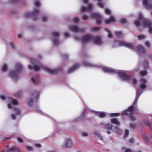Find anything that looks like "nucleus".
Instances as JSON below:
<instances>
[{"mask_svg": "<svg viewBox=\"0 0 152 152\" xmlns=\"http://www.w3.org/2000/svg\"><path fill=\"white\" fill-rule=\"evenodd\" d=\"M64 36L65 37H68L69 36V33H68L67 32H64Z\"/></svg>", "mask_w": 152, "mask_h": 152, "instance_id": "nucleus-47", "label": "nucleus"}, {"mask_svg": "<svg viewBox=\"0 0 152 152\" xmlns=\"http://www.w3.org/2000/svg\"><path fill=\"white\" fill-rule=\"evenodd\" d=\"M146 37V36L145 35H140L137 36V38L139 40H142L145 39Z\"/></svg>", "mask_w": 152, "mask_h": 152, "instance_id": "nucleus-26", "label": "nucleus"}, {"mask_svg": "<svg viewBox=\"0 0 152 152\" xmlns=\"http://www.w3.org/2000/svg\"><path fill=\"white\" fill-rule=\"evenodd\" d=\"M115 131L116 132L118 133H120L122 132L121 130L118 128H116Z\"/></svg>", "mask_w": 152, "mask_h": 152, "instance_id": "nucleus-44", "label": "nucleus"}, {"mask_svg": "<svg viewBox=\"0 0 152 152\" xmlns=\"http://www.w3.org/2000/svg\"><path fill=\"white\" fill-rule=\"evenodd\" d=\"M134 23L137 27H139L142 25L143 27L148 28L149 32L151 33H152L151 20L149 19L144 20L143 15L141 13H140L138 14V19L134 21Z\"/></svg>", "mask_w": 152, "mask_h": 152, "instance_id": "nucleus-6", "label": "nucleus"}, {"mask_svg": "<svg viewBox=\"0 0 152 152\" xmlns=\"http://www.w3.org/2000/svg\"><path fill=\"white\" fill-rule=\"evenodd\" d=\"M105 31L108 33V36L109 38H111L113 37V34L111 31L108 28L105 29Z\"/></svg>", "mask_w": 152, "mask_h": 152, "instance_id": "nucleus-24", "label": "nucleus"}, {"mask_svg": "<svg viewBox=\"0 0 152 152\" xmlns=\"http://www.w3.org/2000/svg\"><path fill=\"white\" fill-rule=\"evenodd\" d=\"M134 139L133 138H130L129 140V142L131 143H133L134 142Z\"/></svg>", "mask_w": 152, "mask_h": 152, "instance_id": "nucleus-50", "label": "nucleus"}, {"mask_svg": "<svg viewBox=\"0 0 152 152\" xmlns=\"http://www.w3.org/2000/svg\"><path fill=\"white\" fill-rule=\"evenodd\" d=\"M115 21V18L113 16H110L109 18L106 19L105 20V23L107 24H109Z\"/></svg>", "mask_w": 152, "mask_h": 152, "instance_id": "nucleus-19", "label": "nucleus"}, {"mask_svg": "<svg viewBox=\"0 0 152 152\" xmlns=\"http://www.w3.org/2000/svg\"><path fill=\"white\" fill-rule=\"evenodd\" d=\"M115 43H117L115 45H113V47L122 46L130 49L140 54L143 53L145 52V48L142 45H139L135 47L134 44L131 43L126 42L123 41H118Z\"/></svg>", "mask_w": 152, "mask_h": 152, "instance_id": "nucleus-5", "label": "nucleus"}, {"mask_svg": "<svg viewBox=\"0 0 152 152\" xmlns=\"http://www.w3.org/2000/svg\"><path fill=\"white\" fill-rule=\"evenodd\" d=\"M1 99L3 100H6L9 102L7 104V107L9 109H14L16 114H12L11 115L12 120H15L16 117L20 115V109L15 107V106L18 104V102L16 99H13L8 95H1L0 96Z\"/></svg>", "mask_w": 152, "mask_h": 152, "instance_id": "nucleus-3", "label": "nucleus"}, {"mask_svg": "<svg viewBox=\"0 0 152 152\" xmlns=\"http://www.w3.org/2000/svg\"><path fill=\"white\" fill-rule=\"evenodd\" d=\"M91 17L92 19L96 20V23L99 25L102 23V17L101 15L97 13H94L91 14Z\"/></svg>", "mask_w": 152, "mask_h": 152, "instance_id": "nucleus-11", "label": "nucleus"}, {"mask_svg": "<svg viewBox=\"0 0 152 152\" xmlns=\"http://www.w3.org/2000/svg\"><path fill=\"white\" fill-rule=\"evenodd\" d=\"M35 146L38 147L39 148H40L41 147V145L40 144H35Z\"/></svg>", "mask_w": 152, "mask_h": 152, "instance_id": "nucleus-53", "label": "nucleus"}, {"mask_svg": "<svg viewBox=\"0 0 152 152\" xmlns=\"http://www.w3.org/2000/svg\"><path fill=\"white\" fill-rule=\"evenodd\" d=\"M9 44L12 48H13L14 46V44L12 42H10V43Z\"/></svg>", "mask_w": 152, "mask_h": 152, "instance_id": "nucleus-52", "label": "nucleus"}, {"mask_svg": "<svg viewBox=\"0 0 152 152\" xmlns=\"http://www.w3.org/2000/svg\"><path fill=\"white\" fill-rule=\"evenodd\" d=\"M147 72L145 71H141L140 72V74L142 76H143L147 74Z\"/></svg>", "mask_w": 152, "mask_h": 152, "instance_id": "nucleus-36", "label": "nucleus"}, {"mask_svg": "<svg viewBox=\"0 0 152 152\" xmlns=\"http://www.w3.org/2000/svg\"><path fill=\"white\" fill-rule=\"evenodd\" d=\"M7 69V65L6 64H4L1 68V71L3 72H5Z\"/></svg>", "mask_w": 152, "mask_h": 152, "instance_id": "nucleus-30", "label": "nucleus"}, {"mask_svg": "<svg viewBox=\"0 0 152 152\" xmlns=\"http://www.w3.org/2000/svg\"><path fill=\"white\" fill-rule=\"evenodd\" d=\"M125 152H132V150L131 149H127L126 150Z\"/></svg>", "mask_w": 152, "mask_h": 152, "instance_id": "nucleus-54", "label": "nucleus"}, {"mask_svg": "<svg viewBox=\"0 0 152 152\" xmlns=\"http://www.w3.org/2000/svg\"><path fill=\"white\" fill-rule=\"evenodd\" d=\"M29 60L30 63L32 65V66L30 65L28 66V68L30 70L33 69L35 71H37L42 69L47 73L52 74H55L56 72H58V70L57 69H52L42 66L40 63L34 59L30 58Z\"/></svg>", "mask_w": 152, "mask_h": 152, "instance_id": "nucleus-4", "label": "nucleus"}, {"mask_svg": "<svg viewBox=\"0 0 152 152\" xmlns=\"http://www.w3.org/2000/svg\"><path fill=\"white\" fill-rule=\"evenodd\" d=\"M118 42V41L115 40L113 42L111 43V46L112 48H115L116 47H113V45H116L117 43H115V42Z\"/></svg>", "mask_w": 152, "mask_h": 152, "instance_id": "nucleus-38", "label": "nucleus"}, {"mask_svg": "<svg viewBox=\"0 0 152 152\" xmlns=\"http://www.w3.org/2000/svg\"><path fill=\"white\" fill-rule=\"evenodd\" d=\"M26 148L27 150L29 151H32L33 150V148L31 146H27Z\"/></svg>", "mask_w": 152, "mask_h": 152, "instance_id": "nucleus-43", "label": "nucleus"}, {"mask_svg": "<svg viewBox=\"0 0 152 152\" xmlns=\"http://www.w3.org/2000/svg\"><path fill=\"white\" fill-rule=\"evenodd\" d=\"M83 64L85 66L100 69L105 73L111 74H118L119 77L121 80L130 82L134 85H135L136 84L137 81L135 78H132L130 76L127 75L123 71L116 70L109 67L94 64L87 61L83 62Z\"/></svg>", "mask_w": 152, "mask_h": 152, "instance_id": "nucleus-1", "label": "nucleus"}, {"mask_svg": "<svg viewBox=\"0 0 152 152\" xmlns=\"http://www.w3.org/2000/svg\"><path fill=\"white\" fill-rule=\"evenodd\" d=\"M18 0H11L10 2L12 3H15L17 2Z\"/></svg>", "mask_w": 152, "mask_h": 152, "instance_id": "nucleus-51", "label": "nucleus"}, {"mask_svg": "<svg viewBox=\"0 0 152 152\" xmlns=\"http://www.w3.org/2000/svg\"><path fill=\"white\" fill-rule=\"evenodd\" d=\"M151 0H143V3L145 7L148 9H151L152 5L150 3Z\"/></svg>", "mask_w": 152, "mask_h": 152, "instance_id": "nucleus-17", "label": "nucleus"}, {"mask_svg": "<svg viewBox=\"0 0 152 152\" xmlns=\"http://www.w3.org/2000/svg\"><path fill=\"white\" fill-rule=\"evenodd\" d=\"M16 147H13L8 149H7L6 152H15V149Z\"/></svg>", "mask_w": 152, "mask_h": 152, "instance_id": "nucleus-27", "label": "nucleus"}, {"mask_svg": "<svg viewBox=\"0 0 152 152\" xmlns=\"http://www.w3.org/2000/svg\"><path fill=\"white\" fill-rule=\"evenodd\" d=\"M105 127L106 129H111L112 128V126L110 124H107L106 125Z\"/></svg>", "mask_w": 152, "mask_h": 152, "instance_id": "nucleus-31", "label": "nucleus"}, {"mask_svg": "<svg viewBox=\"0 0 152 152\" xmlns=\"http://www.w3.org/2000/svg\"><path fill=\"white\" fill-rule=\"evenodd\" d=\"M129 116L130 117L131 121H134L135 120V118L132 115H131Z\"/></svg>", "mask_w": 152, "mask_h": 152, "instance_id": "nucleus-40", "label": "nucleus"}, {"mask_svg": "<svg viewBox=\"0 0 152 152\" xmlns=\"http://www.w3.org/2000/svg\"><path fill=\"white\" fill-rule=\"evenodd\" d=\"M69 30L75 32H82L85 30L84 28H80L76 25H73L71 27H69Z\"/></svg>", "mask_w": 152, "mask_h": 152, "instance_id": "nucleus-13", "label": "nucleus"}, {"mask_svg": "<svg viewBox=\"0 0 152 152\" xmlns=\"http://www.w3.org/2000/svg\"><path fill=\"white\" fill-rule=\"evenodd\" d=\"M120 115L119 113H111L110 114V115L111 116H115L117 117L118 116Z\"/></svg>", "mask_w": 152, "mask_h": 152, "instance_id": "nucleus-32", "label": "nucleus"}, {"mask_svg": "<svg viewBox=\"0 0 152 152\" xmlns=\"http://www.w3.org/2000/svg\"><path fill=\"white\" fill-rule=\"evenodd\" d=\"M75 39L77 40L80 41L83 43L92 41L95 45H101L103 43L101 38L99 36L93 37L91 35L87 34L83 35L81 37H76Z\"/></svg>", "mask_w": 152, "mask_h": 152, "instance_id": "nucleus-7", "label": "nucleus"}, {"mask_svg": "<svg viewBox=\"0 0 152 152\" xmlns=\"http://www.w3.org/2000/svg\"><path fill=\"white\" fill-rule=\"evenodd\" d=\"M72 21L75 23H77L80 22L79 19L77 17H75L72 19Z\"/></svg>", "mask_w": 152, "mask_h": 152, "instance_id": "nucleus-29", "label": "nucleus"}, {"mask_svg": "<svg viewBox=\"0 0 152 152\" xmlns=\"http://www.w3.org/2000/svg\"><path fill=\"white\" fill-rule=\"evenodd\" d=\"M22 36V34H18V38H20Z\"/></svg>", "mask_w": 152, "mask_h": 152, "instance_id": "nucleus-56", "label": "nucleus"}, {"mask_svg": "<svg viewBox=\"0 0 152 152\" xmlns=\"http://www.w3.org/2000/svg\"><path fill=\"white\" fill-rule=\"evenodd\" d=\"M80 67V65L78 64H75L71 67L69 68L68 70V72L69 73H72Z\"/></svg>", "mask_w": 152, "mask_h": 152, "instance_id": "nucleus-16", "label": "nucleus"}, {"mask_svg": "<svg viewBox=\"0 0 152 152\" xmlns=\"http://www.w3.org/2000/svg\"><path fill=\"white\" fill-rule=\"evenodd\" d=\"M84 4L85 5V6H82L80 10L81 11H90L92 10L94 7V5L89 3L88 0H83Z\"/></svg>", "mask_w": 152, "mask_h": 152, "instance_id": "nucleus-10", "label": "nucleus"}, {"mask_svg": "<svg viewBox=\"0 0 152 152\" xmlns=\"http://www.w3.org/2000/svg\"><path fill=\"white\" fill-rule=\"evenodd\" d=\"M94 134L95 135V137L97 139H99L102 141H103V137L98 132H94Z\"/></svg>", "mask_w": 152, "mask_h": 152, "instance_id": "nucleus-21", "label": "nucleus"}, {"mask_svg": "<svg viewBox=\"0 0 152 152\" xmlns=\"http://www.w3.org/2000/svg\"><path fill=\"white\" fill-rule=\"evenodd\" d=\"M105 12L106 14L109 15H111L112 13L110 10L108 8H106L105 9Z\"/></svg>", "mask_w": 152, "mask_h": 152, "instance_id": "nucleus-28", "label": "nucleus"}, {"mask_svg": "<svg viewBox=\"0 0 152 152\" xmlns=\"http://www.w3.org/2000/svg\"><path fill=\"white\" fill-rule=\"evenodd\" d=\"M31 80L33 83H36L37 79L35 77H32L31 78Z\"/></svg>", "mask_w": 152, "mask_h": 152, "instance_id": "nucleus-39", "label": "nucleus"}, {"mask_svg": "<svg viewBox=\"0 0 152 152\" xmlns=\"http://www.w3.org/2000/svg\"><path fill=\"white\" fill-rule=\"evenodd\" d=\"M52 34L53 35L52 39L53 43L54 45H57L59 43L58 39L59 34V33L57 31H53V32Z\"/></svg>", "mask_w": 152, "mask_h": 152, "instance_id": "nucleus-12", "label": "nucleus"}, {"mask_svg": "<svg viewBox=\"0 0 152 152\" xmlns=\"http://www.w3.org/2000/svg\"><path fill=\"white\" fill-rule=\"evenodd\" d=\"M9 138H7V137H4L2 139V140L3 141H5L6 140L9 139Z\"/></svg>", "mask_w": 152, "mask_h": 152, "instance_id": "nucleus-55", "label": "nucleus"}, {"mask_svg": "<svg viewBox=\"0 0 152 152\" xmlns=\"http://www.w3.org/2000/svg\"><path fill=\"white\" fill-rule=\"evenodd\" d=\"M83 18L84 20H86L89 18V17L87 15H83Z\"/></svg>", "mask_w": 152, "mask_h": 152, "instance_id": "nucleus-42", "label": "nucleus"}, {"mask_svg": "<svg viewBox=\"0 0 152 152\" xmlns=\"http://www.w3.org/2000/svg\"><path fill=\"white\" fill-rule=\"evenodd\" d=\"M17 96H19V95H17Z\"/></svg>", "mask_w": 152, "mask_h": 152, "instance_id": "nucleus-60", "label": "nucleus"}, {"mask_svg": "<svg viewBox=\"0 0 152 152\" xmlns=\"http://www.w3.org/2000/svg\"><path fill=\"white\" fill-rule=\"evenodd\" d=\"M142 137L144 139L145 142H148V139L147 137L146 134L144 133L142 134Z\"/></svg>", "mask_w": 152, "mask_h": 152, "instance_id": "nucleus-25", "label": "nucleus"}, {"mask_svg": "<svg viewBox=\"0 0 152 152\" xmlns=\"http://www.w3.org/2000/svg\"><path fill=\"white\" fill-rule=\"evenodd\" d=\"M115 35L118 38H121L123 36V34L121 31H117L115 33Z\"/></svg>", "mask_w": 152, "mask_h": 152, "instance_id": "nucleus-23", "label": "nucleus"}, {"mask_svg": "<svg viewBox=\"0 0 152 152\" xmlns=\"http://www.w3.org/2000/svg\"><path fill=\"white\" fill-rule=\"evenodd\" d=\"M17 140L18 141L20 142H23V140L20 138L19 137H17Z\"/></svg>", "mask_w": 152, "mask_h": 152, "instance_id": "nucleus-49", "label": "nucleus"}, {"mask_svg": "<svg viewBox=\"0 0 152 152\" xmlns=\"http://www.w3.org/2000/svg\"><path fill=\"white\" fill-rule=\"evenodd\" d=\"M39 57H40V58H41V56H39Z\"/></svg>", "mask_w": 152, "mask_h": 152, "instance_id": "nucleus-61", "label": "nucleus"}, {"mask_svg": "<svg viewBox=\"0 0 152 152\" xmlns=\"http://www.w3.org/2000/svg\"><path fill=\"white\" fill-rule=\"evenodd\" d=\"M120 22L122 24H125L127 22V20L125 18H122L121 19Z\"/></svg>", "mask_w": 152, "mask_h": 152, "instance_id": "nucleus-34", "label": "nucleus"}, {"mask_svg": "<svg viewBox=\"0 0 152 152\" xmlns=\"http://www.w3.org/2000/svg\"><path fill=\"white\" fill-rule=\"evenodd\" d=\"M130 127L132 129H133L135 128V124H130Z\"/></svg>", "mask_w": 152, "mask_h": 152, "instance_id": "nucleus-48", "label": "nucleus"}, {"mask_svg": "<svg viewBox=\"0 0 152 152\" xmlns=\"http://www.w3.org/2000/svg\"><path fill=\"white\" fill-rule=\"evenodd\" d=\"M9 147V146L8 145H7L6 147V148H8Z\"/></svg>", "mask_w": 152, "mask_h": 152, "instance_id": "nucleus-59", "label": "nucleus"}, {"mask_svg": "<svg viewBox=\"0 0 152 152\" xmlns=\"http://www.w3.org/2000/svg\"><path fill=\"white\" fill-rule=\"evenodd\" d=\"M72 144L70 139H67L65 141L64 145L67 148H69L72 146Z\"/></svg>", "mask_w": 152, "mask_h": 152, "instance_id": "nucleus-20", "label": "nucleus"}, {"mask_svg": "<svg viewBox=\"0 0 152 152\" xmlns=\"http://www.w3.org/2000/svg\"><path fill=\"white\" fill-rule=\"evenodd\" d=\"M22 68L21 65L18 63H16L15 70L11 72L10 76L14 80H16L18 77V74L21 70Z\"/></svg>", "mask_w": 152, "mask_h": 152, "instance_id": "nucleus-9", "label": "nucleus"}, {"mask_svg": "<svg viewBox=\"0 0 152 152\" xmlns=\"http://www.w3.org/2000/svg\"><path fill=\"white\" fill-rule=\"evenodd\" d=\"M107 132L108 134H110L111 133V132L110 131H107Z\"/></svg>", "mask_w": 152, "mask_h": 152, "instance_id": "nucleus-57", "label": "nucleus"}, {"mask_svg": "<svg viewBox=\"0 0 152 152\" xmlns=\"http://www.w3.org/2000/svg\"><path fill=\"white\" fill-rule=\"evenodd\" d=\"M48 19V18L47 17L44 16L42 17V20L43 21H46Z\"/></svg>", "mask_w": 152, "mask_h": 152, "instance_id": "nucleus-41", "label": "nucleus"}, {"mask_svg": "<svg viewBox=\"0 0 152 152\" xmlns=\"http://www.w3.org/2000/svg\"><path fill=\"white\" fill-rule=\"evenodd\" d=\"M143 122L148 126H150V124L149 121L145 119H144L143 120Z\"/></svg>", "mask_w": 152, "mask_h": 152, "instance_id": "nucleus-37", "label": "nucleus"}, {"mask_svg": "<svg viewBox=\"0 0 152 152\" xmlns=\"http://www.w3.org/2000/svg\"><path fill=\"white\" fill-rule=\"evenodd\" d=\"M88 109L86 108L84 110H83L80 117L77 118L73 120L74 121H77L79 120H84L85 118V114L86 113L88 112Z\"/></svg>", "mask_w": 152, "mask_h": 152, "instance_id": "nucleus-14", "label": "nucleus"}, {"mask_svg": "<svg viewBox=\"0 0 152 152\" xmlns=\"http://www.w3.org/2000/svg\"><path fill=\"white\" fill-rule=\"evenodd\" d=\"M145 45L147 47H149L150 45V42L148 41H147L145 42Z\"/></svg>", "mask_w": 152, "mask_h": 152, "instance_id": "nucleus-46", "label": "nucleus"}, {"mask_svg": "<svg viewBox=\"0 0 152 152\" xmlns=\"http://www.w3.org/2000/svg\"><path fill=\"white\" fill-rule=\"evenodd\" d=\"M81 135L83 137H86L88 136V134L86 132H83L81 133Z\"/></svg>", "mask_w": 152, "mask_h": 152, "instance_id": "nucleus-45", "label": "nucleus"}, {"mask_svg": "<svg viewBox=\"0 0 152 152\" xmlns=\"http://www.w3.org/2000/svg\"><path fill=\"white\" fill-rule=\"evenodd\" d=\"M64 56V58H67V57L68 56H67V57H66V56Z\"/></svg>", "mask_w": 152, "mask_h": 152, "instance_id": "nucleus-58", "label": "nucleus"}, {"mask_svg": "<svg viewBox=\"0 0 152 152\" xmlns=\"http://www.w3.org/2000/svg\"><path fill=\"white\" fill-rule=\"evenodd\" d=\"M34 5L36 8L34 9L32 12H29L25 13L24 17L25 18H28L31 17H34L37 15L39 12V7L41 5V4L39 1V0H35Z\"/></svg>", "mask_w": 152, "mask_h": 152, "instance_id": "nucleus-8", "label": "nucleus"}, {"mask_svg": "<svg viewBox=\"0 0 152 152\" xmlns=\"http://www.w3.org/2000/svg\"><path fill=\"white\" fill-rule=\"evenodd\" d=\"M39 93L37 92L35 93L33 95L32 97L34 98V99L31 98L28 100V103L30 105H31L34 102L36 101L37 99L38 98Z\"/></svg>", "mask_w": 152, "mask_h": 152, "instance_id": "nucleus-15", "label": "nucleus"}, {"mask_svg": "<svg viewBox=\"0 0 152 152\" xmlns=\"http://www.w3.org/2000/svg\"><path fill=\"white\" fill-rule=\"evenodd\" d=\"M141 84L140 85V88L138 89L136 91V96L134 102L130 106L128 109L126 110L123 113L122 115H125L129 116L133 115L134 113V110H137V103L138 99L143 93V89L146 88V80L144 78H141L140 79Z\"/></svg>", "mask_w": 152, "mask_h": 152, "instance_id": "nucleus-2", "label": "nucleus"}, {"mask_svg": "<svg viewBox=\"0 0 152 152\" xmlns=\"http://www.w3.org/2000/svg\"><path fill=\"white\" fill-rule=\"evenodd\" d=\"M93 112L96 115L99 116L100 118L104 117L106 115V113L105 112H101L93 111Z\"/></svg>", "mask_w": 152, "mask_h": 152, "instance_id": "nucleus-18", "label": "nucleus"}, {"mask_svg": "<svg viewBox=\"0 0 152 152\" xmlns=\"http://www.w3.org/2000/svg\"><path fill=\"white\" fill-rule=\"evenodd\" d=\"M111 121L112 124H116L118 126L120 125V122L118 121V120L116 118H112L111 120Z\"/></svg>", "mask_w": 152, "mask_h": 152, "instance_id": "nucleus-22", "label": "nucleus"}, {"mask_svg": "<svg viewBox=\"0 0 152 152\" xmlns=\"http://www.w3.org/2000/svg\"><path fill=\"white\" fill-rule=\"evenodd\" d=\"M129 134V131L128 129H126L125 130V134L124 136V138H126Z\"/></svg>", "mask_w": 152, "mask_h": 152, "instance_id": "nucleus-35", "label": "nucleus"}, {"mask_svg": "<svg viewBox=\"0 0 152 152\" xmlns=\"http://www.w3.org/2000/svg\"><path fill=\"white\" fill-rule=\"evenodd\" d=\"M99 28L97 27H94L91 28V30L92 31H97L99 30Z\"/></svg>", "mask_w": 152, "mask_h": 152, "instance_id": "nucleus-33", "label": "nucleus"}]
</instances>
